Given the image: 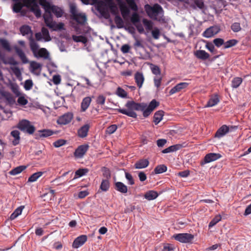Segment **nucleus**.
Here are the masks:
<instances>
[{
    "instance_id": "nucleus-1",
    "label": "nucleus",
    "mask_w": 251,
    "mask_h": 251,
    "mask_svg": "<svg viewBox=\"0 0 251 251\" xmlns=\"http://www.w3.org/2000/svg\"><path fill=\"white\" fill-rule=\"evenodd\" d=\"M39 1L45 11L43 17L47 26H52L53 21L51 13H53L57 17H61L63 13V10L57 6L51 5L47 0H39Z\"/></svg>"
},
{
    "instance_id": "nucleus-2",
    "label": "nucleus",
    "mask_w": 251,
    "mask_h": 251,
    "mask_svg": "<svg viewBox=\"0 0 251 251\" xmlns=\"http://www.w3.org/2000/svg\"><path fill=\"white\" fill-rule=\"evenodd\" d=\"M15 2L13 6V10L15 13L20 12L22 7L25 6L30 8L37 17H40L41 15V11L39 9L36 0H12Z\"/></svg>"
},
{
    "instance_id": "nucleus-3",
    "label": "nucleus",
    "mask_w": 251,
    "mask_h": 251,
    "mask_svg": "<svg viewBox=\"0 0 251 251\" xmlns=\"http://www.w3.org/2000/svg\"><path fill=\"white\" fill-rule=\"evenodd\" d=\"M145 9L151 19L158 21L162 20L163 11L161 6L158 4H155L153 6L146 4L145 6Z\"/></svg>"
},
{
    "instance_id": "nucleus-4",
    "label": "nucleus",
    "mask_w": 251,
    "mask_h": 251,
    "mask_svg": "<svg viewBox=\"0 0 251 251\" xmlns=\"http://www.w3.org/2000/svg\"><path fill=\"white\" fill-rule=\"evenodd\" d=\"M125 106L127 108L126 109L119 108L117 110L121 113L134 118L137 117V114L134 110L139 111L143 109H141V103H136L133 101H128Z\"/></svg>"
},
{
    "instance_id": "nucleus-5",
    "label": "nucleus",
    "mask_w": 251,
    "mask_h": 251,
    "mask_svg": "<svg viewBox=\"0 0 251 251\" xmlns=\"http://www.w3.org/2000/svg\"><path fill=\"white\" fill-rule=\"evenodd\" d=\"M159 105V102L155 100H152L150 104L147 105L146 103H141V106L142 110H139L143 113V116L145 117L149 116L154 109Z\"/></svg>"
},
{
    "instance_id": "nucleus-6",
    "label": "nucleus",
    "mask_w": 251,
    "mask_h": 251,
    "mask_svg": "<svg viewBox=\"0 0 251 251\" xmlns=\"http://www.w3.org/2000/svg\"><path fill=\"white\" fill-rule=\"evenodd\" d=\"M17 127L21 131L29 134H32L35 130V127L31 125L30 122L25 119L19 122Z\"/></svg>"
},
{
    "instance_id": "nucleus-7",
    "label": "nucleus",
    "mask_w": 251,
    "mask_h": 251,
    "mask_svg": "<svg viewBox=\"0 0 251 251\" xmlns=\"http://www.w3.org/2000/svg\"><path fill=\"white\" fill-rule=\"evenodd\" d=\"M173 238L182 243H189L193 240L194 235L187 233H178L174 234Z\"/></svg>"
},
{
    "instance_id": "nucleus-8",
    "label": "nucleus",
    "mask_w": 251,
    "mask_h": 251,
    "mask_svg": "<svg viewBox=\"0 0 251 251\" xmlns=\"http://www.w3.org/2000/svg\"><path fill=\"white\" fill-rule=\"evenodd\" d=\"M73 118V114L72 113L68 112L58 119L57 122L59 125H65L71 122Z\"/></svg>"
},
{
    "instance_id": "nucleus-9",
    "label": "nucleus",
    "mask_w": 251,
    "mask_h": 251,
    "mask_svg": "<svg viewBox=\"0 0 251 251\" xmlns=\"http://www.w3.org/2000/svg\"><path fill=\"white\" fill-rule=\"evenodd\" d=\"M222 157L221 155L219 153H209L207 154L204 158V160L203 162L201 163L202 165L210 163L212 161H214L217 160V159L220 158Z\"/></svg>"
},
{
    "instance_id": "nucleus-10",
    "label": "nucleus",
    "mask_w": 251,
    "mask_h": 251,
    "mask_svg": "<svg viewBox=\"0 0 251 251\" xmlns=\"http://www.w3.org/2000/svg\"><path fill=\"white\" fill-rule=\"evenodd\" d=\"M89 146L87 145H82L79 146L75 151L74 155L76 157L82 158L87 151Z\"/></svg>"
},
{
    "instance_id": "nucleus-11",
    "label": "nucleus",
    "mask_w": 251,
    "mask_h": 251,
    "mask_svg": "<svg viewBox=\"0 0 251 251\" xmlns=\"http://www.w3.org/2000/svg\"><path fill=\"white\" fill-rule=\"evenodd\" d=\"M219 31V28L217 26H211L206 29L202 35L206 38H210L216 35Z\"/></svg>"
},
{
    "instance_id": "nucleus-12",
    "label": "nucleus",
    "mask_w": 251,
    "mask_h": 251,
    "mask_svg": "<svg viewBox=\"0 0 251 251\" xmlns=\"http://www.w3.org/2000/svg\"><path fill=\"white\" fill-rule=\"evenodd\" d=\"M87 238L86 235H82L77 237L73 243V247L77 249L82 246L87 241Z\"/></svg>"
},
{
    "instance_id": "nucleus-13",
    "label": "nucleus",
    "mask_w": 251,
    "mask_h": 251,
    "mask_svg": "<svg viewBox=\"0 0 251 251\" xmlns=\"http://www.w3.org/2000/svg\"><path fill=\"white\" fill-rule=\"evenodd\" d=\"M42 65L35 61H31L30 63V71L34 74L39 75L42 70Z\"/></svg>"
},
{
    "instance_id": "nucleus-14",
    "label": "nucleus",
    "mask_w": 251,
    "mask_h": 251,
    "mask_svg": "<svg viewBox=\"0 0 251 251\" xmlns=\"http://www.w3.org/2000/svg\"><path fill=\"white\" fill-rule=\"evenodd\" d=\"M187 82H180L173 87L170 91V95H173L177 92L181 91L182 89L186 88L188 86Z\"/></svg>"
},
{
    "instance_id": "nucleus-15",
    "label": "nucleus",
    "mask_w": 251,
    "mask_h": 251,
    "mask_svg": "<svg viewBox=\"0 0 251 251\" xmlns=\"http://www.w3.org/2000/svg\"><path fill=\"white\" fill-rule=\"evenodd\" d=\"M134 79L137 86L139 88H141L142 87L145 80L143 74L140 72H137L135 74Z\"/></svg>"
},
{
    "instance_id": "nucleus-16",
    "label": "nucleus",
    "mask_w": 251,
    "mask_h": 251,
    "mask_svg": "<svg viewBox=\"0 0 251 251\" xmlns=\"http://www.w3.org/2000/svg\"><path fill=\"white\" fill-rule=\"evenodd\" d=\"M14 48L16 51V53L19 56L22 62L24 64L27 63L28 62V60L26 57V55L23 50L17 46H15Z\"/></svg>"
},
{
    "instance_id": "nucleus-17",
    "label": "nucleus",
    "mask_w": 251,
    "mask_h": 251,
    "mask_svg": "<svg viewBox=\"0 0 251 251\" xmlns=\"http://www.w3.org/2000/svg\"><path fill=\"white\" fill-rule=\"evenodd\" d=\"M14 48L16 51V53L19 56L22 62L24 64L27 63L28 62V60L26 57V55L23 50L17 46H15Z\"/></svg>"
},
{
    "instance_id": "nucleus-18",
    "label": "nucleus",
    "mask_w": 251,
    "mask_h": 251,
    "mask_svg": "<svg viewBox=\"0 0 251 251\" xmlns=\"http://www.w3.org/2000/svg\"><path fill=\"white\" fill-rule=\"evenodd\" d=\"M89 128L90 126L88 124H85L81 126L77 131L78 136L81 138L87 136Z\"/></svg>"
},
{
    "instance_id": "nucleus-19",
    "label": "nucleus",
    "mask_w": 251,
    "mask_h": 251,
    "mask_svg": "<svg viewBox=\"0 0 251 251\" xmlns=\"http://www.w3.org/2000/svg\"><path fill=\"white\" fill-rule=\"evenodd\" d=\"M120 9L122 15L124 19H126L129 14V10L124 2H121L119 4Z\"/></svg>"
},
{
    "instance_id": "nucleus-20",
    "label": "nucleus",
    "mask_w": 251,
    "mask_h": 251,
    "mask_svg": "<svg viewBox=\"0 0 251 251\" xmlns=\"http://www.w3.org/2000/svg\"><path fill=\"white\" fill-rule=\"evenodd\" d=\"M149 164L148 159H143L137 161L135 165V168L137 169H141L146 168Z\"/></svg>"
},
{
    "instance_id": "nucleus-21",
    "label": "nucleus",
    "mask_w": 251,
    "mask_h": 251,
    "mask_svg": "<svg viewBox=\"0 0 251 251\" xmlns=\"http://www.w3.org/2000/svg\"><path fill=\"white\" fill-rule=\"evenodd\" d=\"M34 55L36 57H42L44 59H48L49 57V52L45 48H41L39 49Z\"/></svg>"
},
{
    "instance_id": "nucleus-22",
    "label": "nucleus",
    "mask_w": 251,
    "mask_h": 251,
    "mask_svg": "<svg viewBox=\"0 0 251 251\" xmlns=\"http://www.w3.org/2000/svg\"><path fill=\"white\" fill-rule=\"evenodd\" d=\"M228 131L229 128L228 126L226 125H223L217 130L215 134V137L221 138L227 133Z\"/></svg>"
},
{
    "instance_id": "nucleus-23",
    "label": "nucleus",
    "mask_w": 251,
    "mask_h": 251,
    "mask_svg": "<svg viewBox=\"0 0 251 251\" xmlns=\"http://www.w3.org/2000/svg\"><path fill=\"white\" fill-rule=\"evenodd\" d=\"M91 98L89 97H85L82 100L81 103V111L84 112L87 110L91 103Z\"/></svg>"
},
{
    "instance_id": "nucleus-24",
    "label": "nucleus",
    "mask_w": 251,
    "mask_h": 251,
    "mask_svg": "<svg viewBox=\"0 0 251 251\" xmlns=\"http://www.w3.org/2000/svg\"><path fill=\"white\" fill-rule=\"evenodd\" d=\"M73 18L78 24L81 25H84L87 21L86 16L85 14L83 13H78L74 16Z\"/></svg>"
},
{
    "instance_id": "nucleus-25",
    "label": "nucleus",
    "mask_w": 251,
    "mask_h": 251,
    "mask_svg": "<svg viewBox=\"0 0 251 251\" xmlns=\"http://www.w3.org/2000/svg\"><path fill=\"white\" fill-rule=\"evenodd\" d=\"M195 56L199 59L206 60L209 57V54L203 50H198L195 52Z\"/></svg>"
},
{
    "instance_id": "nucleus-26",
    "label": "nucleus",
    "mask_w": 251,
    "mask_h": 251,
    "mask_svg": "<svg viewBox=\"0 0 251 251\" xmlns=\"http://www.w3.org/2000/svg\"><path fill=\"white\" fill-rule=\"evenodd\" d=\"M220 100L218 98V95H215L214 96H212L208 101L207 102L206 105L205 106V107H212L216 104H217Z\"/></svg>"
},
{
    "instance_id": "nucleus-27",
    "label": "nucleus",
    "mask_w": 251,
    "mask_h": 251,
    "mask_svg": "<svg viewBox=\"0 0 251 251\" xmlns=\"http://www.w3.org/2000/svg\"><path fill=\"white\" fill-rule=\"evenodd\" d=\"M115 189L122 193L124 194L127 192V186L121 182H117L115 183Z\"/></svg>"
},
{
    "instance_id": "nucleus-28",
    "label": "nucleus",
    "mask_w": 251,
    "mask_h": 251,
    "mask_svg": "<svg viewBox=\"0 0 251 251\" xmlns=\"http://www.w3.org/2000/svg\"><path fill=\"white\" fill-rule=\"evenodd\" d=\"M29 40L30 49L34 55L39 49V46L32 37H29Z\"/></svg>"
},
{
    "instance_id": "nucleus-29",
    "label": "nucleus",
    "mask_w": 251,
    "mask_h": 251,
    "mask_svg": "<svg viewBox=\"0 0 251 251\" xmlns=\"http://www.w3.org/2000/svg\"><path fill=\"white\" fill-rule=\"evenodd\" d=\"M182 147V146L180 144H176L170 146L169 147L163 150L162 152L163 153H168L171 152L176 151L179 150Z\"/></svg>"
},
{
    "instance_id": "nucleus-30",
    "label": "nucleus",
    "mask_w": 251,
    "mask_h": 251,
    "mask_svg": "<svg viewBox=\"0 0 251 251\" xmlns=\"http://www.w3.org/2000/svg\"><path fill=\"white\" fill-rule=\"evenodd\" d=\"M11 135L14 138V140L12 141L13 145L16 146L19 144L20 142V132L18 130H15L11 132Z\"/></svg>"
},
{
    "instance_id": "nucleus-31",
    "label": "nucleus",
    "mask_w": 251,
    "mask_h": 251,
    "mask_svg": "<svg viewBox=\"0 0 251 251\" xmlns=\"http://www.w3.org/2000/svg\"><path fill=\"white\" fill-rule=\"evenodd\" d=\"M164 115V112L162 110H159L156 112L153 116V122L155 125H157L162 119Z\"/></svg>"
},
{
    "instance_id": "nucleus-32",
    "label": "nucleus",
    "mask_w": 251,
    "mask_h": 251,
    "mask_svg": "<svg viewBox=\"0 0 251 251\" xmlns=\"http://www.w3.org/2000/svg\"><path fill=\"white\" fill-rule=\"evenodd\" d=\"M20 31L23 35H29V37H32V33L30 27L28 25H23L20 28Z\"/></svg>"
},
{
    "instance_id": "nucleus-33",
    "label": "nucleus",
    "mask_w": 251,
    "mask_h": 251,
    "mask_svg": "<svg viewBox=\"0 0 251 251\" xmlns=\"http://www.w3.org/2000/svg\"><path fill=\"white\" fill-rule=\"evenodd\" d=\"M39 132L38 136L40 138L42 137H47L50 136L53 134V131L50 129H44L41 130H39Z\"/></svg>"
},
{
    "instance_id": "nucleus-34",
    "label": "nucleus",
    "mask_w": 251,
    "mask_h": 251,
    "mask_svg": "<svg viewBox=\"0 0 251 251\" xmlns=\"http://www.w3.org/2000/svg\"><path fill=\"white\" fill-rule=\"evenodd\" d=\"M158 196V194L154 191H149L145 195V198L148 200L151 201L156 199Z\"/></svg>"
},
{
    "instance_id": "nucleus-35",
    "label": "nucleus",
    "mask_w": 251,
    "mask_h": 251,
    "mask_svg": "<svg viewBox=\"0 0 251 251\" xmlns=\"http://www.w3.org/2000/svg\"><path fill=\"white\" fill-rule=\"evenodd\" d=\"M26 167L25 166H20L15 168L11 170L9 172V174L11 175L15 176L18 174H19L22 172H23L24 170L26 169Z\"/></svg>"
},
{
    "instance_id": "nucleus-36",
    "label": "nucleus",
    "mask_w": 251,
    "mask_h": 251,
    "mask_svg": "<svg viewBox=\"0 0 251 251\" xmlns=\"http://www.w3.org/2000/svg\"><path fill=\"white\" fill-rule=\"evenodd\" d=\"M24 208V206H21L17 208H16L13 213L10 216V219L11 220H14L16 219L18 216L21 214L23 209Z\"/></svg>"
},
{
    "instance_id": "nucleus-37",
    "label": "nucleus",
    "mask_w": 251,
    "mask_h": 251,
    "mask_svg": "<svg viewBox=\"0 0 251 251\" xmlns=\"http://www.w3.org/2000/svg\"><path fill=\"white\" fill-rule=\"evenodd\" d=\"M143 24L145 26L146 30L149 32L153 29L154 27H153V23L150 20H148L146 19H144L142 21Z\"/></svg>"
},
{
    "instance_id": "nucleus-38",
    "label": "nucleus",
    "mask_w": 251,
    "mask_h": 251,
    "mask_svg": "<svg viewBox=\"0 0 251 251\" xmlns=\"http://www.w3.org/2000/svg\"><path fill=\"white\" fill-rule=\"evenodd\" d=\"M88 172L87 169H79L75 172V176L73 179L79 178L86 175Z\"/></svg>"
},
{
    "instance_id": "nucleus-39",
    "label": "nucleus",
    "mask_w": 251,
    "mask_h": 251,
    "mask_svg": "<svg viewBox=\"0 0 251 251\" xmlns=\"http://www.w3.org/2000/svg\"><path fill=\"white\" fill-rule=\"evenodd\" d=\"M105 3L103 1H99L97 3V10L99 11L103 16H105Z\"/></svg>"
},
{
    "instance_id": "nucleus-40",
    "label": "nucleus",
    "mask_w": 251,
    "mask_h": 251,
    "mask_svg": "<svg viewBox=\"0 0 251 251\" xmlns=\"http://www.w3.org/2000/svg\"><path fill=\"white\" fill-rule=\"evenodd\" d=\"M242 79L239 77L234 78L232 80L231 86L233 88H238L242 82Z\"/></svg>"
},
{
    "instance_id": "nucleus-41",
    "label": "nucleus",
    "mask_w": 251,
    "mask_h": 251,
    "mask_svg": "<svg viewBox=\"0 0 251 251\" xmlns=\"http://www.w3.org/2000/svg\"><path fill=\"white\" fill-rule=\"evenodd\" d=\"M72 38L73 40L75 42H81L83 44H85L87 42V38L83 36L73 35Z\"/></svg>"
},
{
    "instance_id": "nucleus-42",
    "label": "nucleus",
    "mask_w": 251,
    "mask_h": 251,
    "mask_svg": "<svg viewBox=\"0 0 251 251\" xmlns=\"http://www.w3.org/2000/svg\"><path fill=\"white\" fill-rule=\"evenodd\" d=\"M43 172H38L32 174L28 179V182H33L36 181L43 175Z\"/></svg>"
},
{
    "instance_id": "nucleus-43",
    "label": "nucleus",
    "mask_w": 251,
    "mask_h": 251,
    "mask_svg": "<svg viewBox=\"0 0 251 251\" xmlns=\"http://www.w3.org/2000/svg\"><path fill=\"white\" fill-rule=\"evenodd\" d=\"M167 168L165 165H160L157 166L154 170V172L156 174H161L167 171Z\"/></svg>"
},
{
    "instance_id": "nucleus-44",
    "label": "nucleus",
    "mask_w": 251,
    "mask_h": 251,
    "mask_svg": "<svg viewBox=\"0 0 251 251\" xmlns=\"http://www.w3.org/2000/svg\"><path fill=\"white\" fill-rule=\"evenodd\" d=\"M42 34L43 35V40L46 41H50L51 40V38L50 36L49 32L48 30L45 28L43 27L42 28Z\"/></svg>"
},
{
    "instance_id": "nucleus-45",
    "label": "nucleus",
    "mask_w": 251,
    "mask_h": 251,
    "mask_svg": "<svg viewBox=\"0 0 251 251\" xmlns=\"http://www.w3.org/2000/svg\"><path fill=\"white\" fill-rule=\"evenodd\" d=\"M115 23L118 28H121L124 26V22L121 17L117 15L114 19Z\"/></svg>"
},
{
    "instance_id": "nucleus-46",
    "label": "nucleus",
    "mask_w": 251,
    "mask_h": 251,
    "mask_svg": "<svg viewBox=\"0 0 251 251\" xmlns=\"http://www.w3.org/2000/svg\"><path fill=\"white\" fill-rule=\"evenodd\" d=\"M109 188V182L107 179L102 180L100 188L103 191H107Z\"/></svg>"
},
{
    "instance_id": "nucleus-47",
    "label": "nucleus",
    "mask_w": 251,
    "mask_h": 251,
    "mask_svg": "<svg viewBox=\"0 0 251 251\" xmlns=\"http://www.w3.org/2000/svg\"><path fill=\"white\" fill-rule=\"evenodd\" d=\"M151 34L154 39H158L160 35L159 29L157 27H154L151 30Z\"/></svg>"
},
{
    "instance_id": "nucleus-48",
    "label": "nucleus",
    "mask_w": 251,
    "mask_h": 251,
    "mask_svg": "<svg viewBox=\"0 0 251 251\" xmlns=\"http://www.w3.org/2000/svg\"><path fill=\"white\" fill-rule=\"evenodd\" d=\"M129 7L133 11H136L138 10V7L134 0H125Z\"/></svg>"
},
{
    "instance_id": "nucleus-49",
    "label": "nucleus",
    "mask_w": 251,
    "mask_h": 251,
    "mask_svg": "<svg viewBox=\"0 0 251 251\" xmlns=\"http://www.w3.org/2000/svg\"><path fill=\"white\" fill-rule=\"evenodd\" d=\"M131 23L134 25L140 22V17L139 15L135 12L132 14L130 19Z\"/></svg>"
},
{
    "instance_id": "nucleus-50",
    "label": "nucleus",
    "mask_w": 251,
    "mask_h": 251,
    "mask_svg": "<svg viewBox=\"0 0 251 251\" xmlns=\"http://www.w3.org/2000/svg\"><path fill=\"white\" fill-rule=\"evenodd\" d=\"M231 30L234 32H238L241 30V27L239 23L235 22L231 25Z\"/></svg>"
},
{
    "instance_id": "nucleus-51",
    "label": "nucleus",
    "mask_w": 251,
    "mask_h": 251,
    "mask_svg": "<svg viewBox=\"0 0 251 251\" xmlns=\"http://www.w3.org/2000/svg\"><path fill=\"white\" fill-rule=\"evenodd\" d=\"M116 94L120 97L125 98L127 96V93L121 87H118L117 89Z\"/></svg>"
},
{
    "instance_id": "nucleus-52",
    "label": "nucleus",
    "mask_w": 251,
    "mask_h": 251,
    "mask_svg": "<svg viewBox=\"0 0 251 251\" xmlns=\"http://www.w3.org/2000/svg\"><path fill=\"white\" fill-rule=\"evenodd\" d=\"M0 43L1 44L2 47L8 51L11 50L9 43L5 39H0Z\"/></svg>"
},
{
    "instance_id": "nucleus-53",
    "label": "nucleus",
    "mask_w": 251,
    "mask_h": 251,
    "mask_svg": "<svg viewBox=\"0 0 251 251\" xmlns=\"http://www.w3.org/2000/svg\"><path fill=\"white\" fill-rule=\"evenodd\" d=\"M221 220V217L220 215H217L213 218L211 221L209 223V227H212L215 226L217 223L220 221Z\"/></svg>"
},
{
    "instance_id": "nucleus-54",
    "label": "nucleus",
    "mask_w": 251,
    "mask_h": 251,
    "mask_svg": "<svg viewBox=\"0 0 251 251\" xmlns=\"http://www.w3.org/2000/svg\"><path fill=\"white\" fill-rule=\"evenodd\" d=\"M238 41L235 39H231L227 41L225 44V48H229L236 45Z\"/></svg>"
},
{
    "instance_id": "nucleus-55",
    "label": "nucleus",
    "mask_w": 251,
    "mask_h": 251,
    "mask_svg": "<svg viewBox=\"0 0 251 251\" xmlns=\"http://www.w3.org/2000/svg\"><path fill=\"white\" fill-rule=\"evenodd\" d=\"M19 98L17 100L18 103L21 105H25L28 103L27 100L25 98V96H18Z\"/></svg>"
},
{
    "instance_id": "nucleus-56",
    "label": "nucleus",
    "mask_w": 251,
    "mask_h": 251,
    "mask_svg": "<svg viewBox=\"0 0 251 251\" xmlns=\"http://www.w3.org/2000/svg\"><path fill=\"white\" fill-rule=\"evenodd\" d=\"M49 27L53 29L54 30H61L63 29L64 24L62 23L56 24L53 22V25L52 26H49Z\"/></svg>"
},
{
    "instance_id": "nucleus-57",
    "label": "nucleus",
    "mask_w": 251,
    "mask_h": 251,
    "mask_svg": "<svg viewBox=\"0 0 251 251\" xmlns=\"http://www.w3.org/2000/svg\"><path fill=\"white\" fill-rule=\"evenodd\" d=\"M33 86L32 81L30 79H27L25 81L24 88L26 90H30Z\"/></svg>"
},
{
    "instance_id": "nucleus-58",
    "label": "nucleus",
    "mask_w": 251,
    "mask_h": 251,
    "mask_svg": "<svg viewBox=\"0 0 251 251\" xmlns=\"http://www.w3.org/2000/svg\"><path fill=\"white\" fill-rule=\"evenodd\" d=\"M66 143V141L63 139H59L53 143V146L56 148L60 147Z\"/></svg>"
},
{
    "instance_id": "nucleus-59",
    "label": "nucleus",
    "mask_w": 251,
    "mask_h": 251,
    "mask_svg": "<svg viewBox=\"0 0 251 251\" xmlns=\"http://www.w3.org/2000/svg\"><path fill=\"white\" fill-rule=\"evenodd\" d=\"M117 129V126L116 125H112L108 126L106 129V132L109 134H113Z\"/></svg>"
},
{
    "instance_id": "nucleus-60",
    "label": "nucleus",
    "mask_w": 251,
    "mask_h": 251,
    "mask_svg": "<svg viewBox=\"0 0 251 251\" xmlns=\"http://www.w3.org/2000/svg\"><path fill=\"white\" fill-rule=\"evenodd\" d=\"M151 70L152 73L155 75H160L161 72L159 68L156 65H152V67H151Z\"/></svg>"
},
{
    "instance_id": "nucleus-61",
    "label": "nucleus",
    "mask_w": 251,
    "mask_h": 251,
    "mask_svg": "<svg viewBox=\"0 0 251 251\" xmlns=\"http://www.w3.org/2000/svg\"><path fill=\"white\" fill-rule=\"evenodd\" d=\"M125 176L126 179L128 181V184L130 185H133L134 184V181L133 177L131 174L126 172L125 173Z\"/></svg>"
},
{
    "instance_id": "nucleus-62",
    "label": "nucleus",
    "mask_w": 251,
    "mask_h": 251,
    "mask_svg": "<svg viewBox=\"0 0 251 251\" xmlns=\"http://www.w3.org/2000/svg\"><path fill=\"white\" fill-rule=\"evenodd\" d=\"M11 89L13 93L16 96H20L21 95V92L20 91L19 88L17 85H13L11 87Z\"/></svg>"
},
{
    "instance_id": "nucleus-63",
    "label": "nucleus",
    "mask_w": 251,
    "mask_h": 251,
    "mask_svg": "<svg viewBox=\"0 0 251 251\" xmlns=\"http://www.w3.org/2000/svg\"><path fill=\"white\" fill-rule=\"evenodd\" d=\"M70 12L72 15L73 18L78 14L77 11L76 7L74 4H71L70 5Z\"/></svg>"
},
{
    "instance_id": "nucleus-64",
    "label": "nucleus",
    "mask_w": 251,
    "mask_h": 251,
    "mask_svg": "<svg viewBox=\"0 0 251 251\" xmlns=\"http://www.w3.org/2000/svg\"><path fill=\"white\" fill-rule=\"evenodd\" d=\"M213 43L217 47H220L224 44V40L221 38H216L213 40Z\"/></svg>"
}]
</instances>
